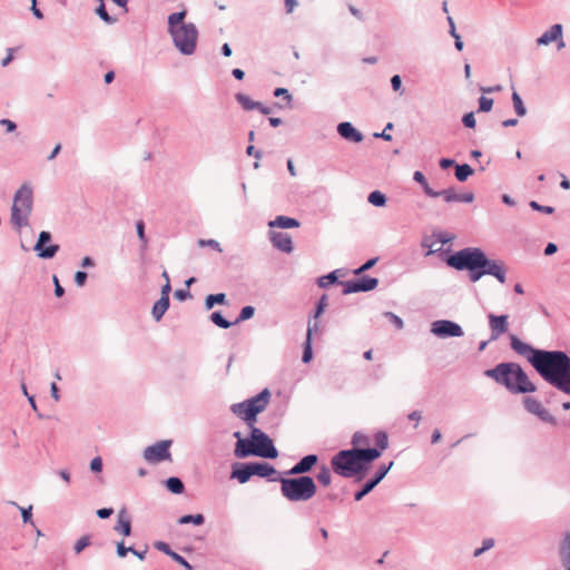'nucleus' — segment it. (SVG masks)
Segmentation results:
<instances>
[{"mask_svg": "<svg viewBox=\"0 0 570 570\" xmlns=\"http://www.w3.org/2000/svg\"><path fill=\"white\" fill-rule=\"evenodd\" d=\"M115 530L125 537L130 535L131 522L126 509H121L118 512V520Z\"/></svg>", "mask_w": 570, "mask_h": 570, "instance_id": "obj_23", "label": "nucleus"}, {"mask_svg": "<svg viewBox=\"0 0 570 570\" xmlns=\"http://www.w3.org/2000/svg\"><path fill=\"white\" fill-rule=\"evenodd\" d=\"M530 206L531 208H533L534 210H540V212H543L546 214H552L554 212V208L551 207V206H541L539 205L537 202L532 200L530 203Z\"/></svg>", "mask_w": 570, "mask_h": 570, "instance_id": "obj_56", "label": "nucleus"}, {"mask_svg": "<svg viewBox=\"0 0 570 570\" xmlns=\"http://www.w3.org/2000/svg\"><path fill=\"white\" fill-rule=\"evenodd\" d=\"M381 456L375 449H353L340 451L332 458V468L335 473L352 478L366 470V464Z\"/></svg>", "mask_w": 570, "mask_h": 570, "instance_id": "obj_3", "label": "nucleus"}, {"mask_svg": "<svg viewBox=\"0 0 570 570\" xmlns=\"http://www.w3.org/2000/svg\"><path fill=\"white\" fill-rule=\"evenodd\" d=\"M254 312H255V309H254L253 306H245V307H243L240 313H239V315H238V317H237V320L235 321V324L252 318L253 315H254Z\"/></svg>", "mask_w": 570, "mask_h": 570, "instance_id": "obj_42", "label": "nucleus"}, {"mask_svg": "<svg viewBox=\"0 0 570 570\" xmlns=\"http://www.w3.org/2000/svg\"><path fill=\"white\" fill-rule=\"evenodd\" d=\"M178 522L180 524H186L189 522H193L194 524L200 525L204 523V517L203 514H196V515H184L181 517Z\"/></svg>", "mask_w": 570, "mask_h": 570, "instance_id": "obj_41", "label": "nucleus"}, {"mask_svg": "<svg viewBox=\"0 0 570 570\" xmlns=\"http://www.w3.org/2000/svg\"><path fill=\"white\" fill-rule=\"evenodd\" d=\"M352 443L355 446L366 445V444H368V439L366 435H364L362 433H355L353 435Z\"/></svg>", "mask_w": 570, "mask_h": 570, "instance_id": "obj_52", "label": "nucleus"}, {"mask_svg": "<svg viewBox=\"0 0 570 570\" xmlns=\"http://www.w3.org/2000/svg\"><path fill=\"white\" fill-rule=\"evenodd\" d=\"M271 240L277 249L284 252V253H292L293 252V242L292 237L287 233L283 232H273L271 233Z\"/></svg>", "mask_w": 570, "mask_h": 570, "instance_id": "obj_17", "label": "nucleus"}, {"mask_svg": "<svg viewBox=\"0 0 570 570\" xmlns=\"http://www.w3.org/2000/svg\"><path fill=\"white\" fill-rule=\"evenodd\" d=\"M316 462L317 456L315 454L306 455L288 471V474H302L308 472Z\"/></svg>", "mask_w": 570, "mask_h": 570, "instance_id": "obj_22", "label": "nucleus"}, {"mask_svg": "<svg viewBox=\"0 0 570 570\" xmlns=\"http://www.w3.org/2000/svg\"><path fill=\"white\" fill-rule=\"evenodd\" d=\"M317 480L321 484H323L324 487H328L331 484V471L327 466H323L318 474H317Z\"/></svg>", "mask_w": 570, "mask_h": 570, "instance_id": "obj_40", "label": "nucleus"}, {"mask_svg": "<svg viewBox=\"0 0 570 570\" xmlns=\"http://www.w3.org/2000/svg\"><path fill=\"white\" fill-rule=\"evenodd\" d=\"M524 407L532 414L537 415L540 420L548 423H554L556 420L553 415L550 414L548 410H546L541 402L538 401L534 397H525L524 401Z\"/></svg>", "mask_w": 570, "mask_h": 570, "instance_id": "obj_15", "label": "nucleus"}, {"mask_svg": "<svg viewBox=\"0 0 570 570\" xmlns=\"http://www.w3.org/2000/svg\"><path fill=\"white\" fill-rule=\"evenodd\" d=\"M462 122L468 128H474L475 127V117L473 112H468L463 116Z\"/></svg>", "mask_w": 570, "mask_h": 570, "instance_id": "obj_54", "label": "nucleus"}, {"mask_svg": "<svg viewBox=\"0 0 570 570\" xmlns=\"http://www.w3.org/2000/svg\"><path fill=\"white\" fill-rule=\"evenodd\" d=\"M13 204L19 208L31 213L33 204L32 188L28 185H22L16 193Z\"/></svg>", "mask_w": 570, "mask_h": 570, "instance_id": "obj_16", "label": "nucleus"}, {"mask_svg": "<svg viewBox=\"0 0 570 570\" xmlns=\"http://www.w3.org/2000/svg\"><path fill=\"white\" fill-rule=\"evenodd\" d=\"M494 546V540L493 539H485L483 541V546L482 548H479L474 551V557H479L481 556L484 551L491 549L492 547Z\"/></svg>", "mask_w": 570, "mask_h": 570, "instance_id": "obj_53", "label": "nucleus"}, {"mask_svg": "<svg viewBox=\"0 0 570 570\" xmlns=\"http://www.w3.org/2000/svg\"><path fill=\"white\" fill-rule=\"evenodd\" d=\"M385 316L390 318L396 328L401 330L403 327V321L399 316L393 313H386Z\"/></svg>", "mask_w": 570, "mask_h": 570, "instance_id": "obj_61", "label": "nucleus"}, {"mask_svg": "<svg viewBox=\"0 0 570 570\" xmlns=\"http://www.w3.org/2000/svg\"><path fill=\"white\" fill-rule=\"evenodd\" d=\"M377 262V258H372L370 261H367L365 264H363L360 268L355 269V274L358 275L367 269H370L371 267H373Z\"/></svg>", "mask_w": 570, "mask_h": 570, "instance_id": "obj_59", "label": "nucleus"}, {"mask_svg": "<svg viewBox=\"0 0 570 570\" xmlns=\"http://www.w3.org/2000/svg\"><path fill=\"white\" fill-rule=\"evenodd\" d=\"M169 307V298L160 297L153 307V316L158 322Z\"/></svg>", "mask_w": 570, "mask_h": 570, "instance_id": "obj_29", "label": "nucleus"}, {"mask_svg": "<svg viewBox=\"0 0 570 570\" xmlns=\"http://www.w3.org/2000/svg\"><path fill=\"white\" fill-rule=\"evenodd\" d=\"M198 245L200 247H205V246H209L212 247L213 249L217 250V252H222V247L219 245L218 242H216L215 239H199L198 240Z\"/></svg>", "mask_w": 570, "mask_h": 570, "instance_id": "obj_50", "label": "nucleus"}, {"mask_svg": "<svg viewBox=\"0 0 570 570\" xmlns=\"http://www.w3.org/2000/svg\"><path fill=\"white\" fill-rule=\"evenodd\" d=\"M337 131L348 141L361 142L363 140V135L351 122H341L337 126Z\"/></svg>", "mask_w": 570, "mask_h": 570, "instance_id": "obj_20", "label": "nucleus"}, {"mask_svg": "<svg viewBox=\"0 0 570 570\" xmlns=\"http://www.w3.org/2000/svg\"><path fill=\"white\" fill-rule=\"evenodd\" d=\"M90 469L91 471L94 472H101L102 470V460L100 456H96L95 459H92L91 463H90Z\"/></svg>", "mask_w": 570, "mask_h": 570, "instance_id": "obj_57", "label": "nucleus"}, {"mask_svg": "<svg viewBox=\"0 0 570 570\" xmlns=\"http://www.w3.org/2000/svg\"><path fill=\"white\" fill-rule=\"evenodd\" d=\"M90 544V538L88 535L81 537L75 544V552L78 554L80 553L85 548H87Z\"/></svg>", "mask_w": 570, "mask_h": 570, "instance_id": "obj_48", "label": "nucleus"}, {"mask_svg": "<svg viewBox=\"0 0 570 570\" xmlns=\"http://www.w3.org/2000/svg\"><path fill=\"white\" fill-rule=\"evenodd\" d=\"M562 35V26L553 24L549 30H547L541 37L537 39V43L539 46H546L551 43L552 41L558 40Z\"/></svg>", "mask_w": 570, "mask_h": 570, "instance_id": "obj_24", "label": "nucleus"}, {"mask_svg": "<svg viewBox=\"0 0 570 570\" xmlns=\"http://www.w3.org/2000/svg\"><path fill=\"white\" fill-rule=\"evenodd\" d=\"M100 1V6L97 8L96 12L97 14L107 23H112L115 22V19H112L106 8H105V4H104V0H99Z\"/></svg>", "mask_w": 570, "mask_h": 570, "instance_id": "obj_45", "label": "nucleus"}, {"mask_svg": "<svg viewBox=\"0 0 570 570\" xmlns=\"http://www.w3.org/2000/svg\"><path fill=\"white\" fill-rule=\"evenodd\" d=\"M473 174V169L470 165H456L455 177L459 181H465Z\"/></svg>", "mask_w": 570, "mask_h": 570, "instance_id": "obj_31", "label": "nucleus"}, {"mask_svg": "<svg viewBox=\"0 0 570 570\" xmlns=\"http://www.w3.org/2000/svg\"><path fill=\"white\" fill-rule=\"evenodd\" d=\"M186 16V12L185 11H181V12H176V13H173L169 16L168 18V22H169V27H170V32L173 31V28H178L179 26H181L184 22V18Z\"/></svg>", "mask_w": 570, "mask_h": 570, "instance_id": "obj_37", "label": "nucleus"}, {"mask_svg": "<svg viewBox=\"0 0 570 570\" xmlns=\"http://www.w3.org/2000/svg\"><path fill=\"white\" fill-rule=\"evenodd\" d=\"M446 263L459 271L469 269L471 273H479L478 269L487 264V257L481 249L468 247L449 256Z\"/></svg>", "mask_w": 570, "mask_h": 570, "instance_id": "obj_6", "label": "nucleus"}, {"mask_svg": "<svg viewBox=\"0 0 570 570\" xmlns=\"http://www.w3.org/2000/svg\"><path fill=\"white\" fill-rule=\"evenodd\" d=\"M86 281H87V273L81 272V271H78V272L76 273V275H75V283H76L79 287H81V286H83V285H85Z\"/></svg>", "mask_w": 570, "mask_h": 570, "instance_id": "obj_60", "label": "nucleus"}, {"mask_svg": "<svg viewBox=\"0 0 570 570\" xmlns=\"http://www.w3.org/2000/svg\"><path fill=\"white\" fill-rule=\"evenodd\" d=\"M480 269L479 273H470V278L473 283L478 282L481 276L485 274L494 276L500 283L505 282V273L495 262H491L487 258V264L481 266Z\"/></svg>", "mask_w": 570, "mask_h": 570, "instance_id": "obj_13", "label": "nucleus"}, {"mask_svg": "<svg viewBox=\"0 0 570 570\" xmlns=\"http://www.w3.org/2000/svg\"><path fill=\"white\" fill-rule=\"evenodd\" d=\"M134 551V548H126L124 542H119L117 544V554L120 557V558H124L126 557L127 552H132Z\"/></svg>", "mask_w": 570, "mask_h": 570, "instance_id": "obj_62", "label": "nucleus"}, {"mask_svg": "<svg viewBox=\"0 0 570 570\" xmlns=\"http://www.w3.org/2000/svg\"><path fill=\"white\" fill-rule=\"evenodd\" d=\"M493 107V99L482 96L479 99V111L489 112Z\"/></svg>", "mask_w": 570, "mask_h": 570, "instance_id": "obj_44", "label": "nucleus"}, {"mask_svg": "<svg viewBox=\"0 0 570 570\" xmlns=\"http://www.w3.org/2000/svg\"><path fill=\"white\" fill-rule=\"evenodd\" d=\"M391 85L394 91H399L402 86L401 77L399 75L393 76L391 79Z\"/></svg>", "mask_w": 570, "mask_h": 570, "instance_id": "obj_64", "label": "nucleus"}, {"mask_svg": "<svg viewBox=\"0 0 570 570\" xmlns=\"http://www.w3.org/2000/svg\"><path fill=\"white\" fill-rule=\"evenodd\" d=\"M432 333L439 337L462 336L463 331L454 322L442 320L432 323Z\"/></svg>", "mask_w": 570, "mask_h": 570, "instance_id": "obj_10", "label": "nucleus"}, {"mask_svg": "<svg viewBox=\"0 0 570 570\" xmlns=\"http://www.w3.org/2000/svg\"><path fill=\"white\" fill-rule=\"evenodd\" d=\"M430 196H442L443 199L448 203H450V202L472 203L474 199V195L472 193L458 194L453 189H446L441 193H433L430 189Z\"/></svg>", "mask_w": 570, "mask_h": 570, "instance_id": "obj_18", "label": "nucleus"}, {"mask_svg": "<svg viewBox=\"0 0 570 570\" xmlns=\"http://www.w3.org/2000/svg\"><path fill=\"white\" fill-rule=\"evenodd\" d=\"M320 331V323L317 321H315L313 324H308V327H307V334H306V337H309V341H312V335L314 333H317Z\"/></svg>", "mask_w": 570, "mask_h": 570, "instance_id": "obj_63", "label": "nucleus"}, {"mask_svg": "<svg viewBox=\"0 0 570 570\" xmlns=\"http://www.w3.org/2000/svg\"><path fill=\"white\" fill-rule=\"evenodd\" d=\"M433 237H435L438 239L430 242V245H429L430 254L441 250L444 244H448L453 239V237L448 234L433 235Z\"/></svg>", "mask_w": 570, "mask_h": 570, "instance_id": "obj_30", "label": "nucleus"}, {"mask_svg": "<svg viewBox=\"0 0 570 570\" xmlns=\"http://www.w3.org/2000/svg\"><path fill=\"white\" fill-rule=\"evenodd\" d=\"M559 556L564 570H570V533H566L559 547Z\"/></svg>", "mask_w": 570, "mask_h": 570, "instance_id": "obj_25", "label": "nucleus"}, {"mask_svg": "<svg viewBox=\"0 0 570 570\" xmlns=\"http://www.w3.org/2000/svg\"><path fill=\"white\" fill-rule=\"evenodd\" d=\"M51 234L49 232H41L39 234L38 242L35 245V250L38 253V256L41 258H52L57 252L59 250V245H50L45 247V244L50 242Z\"/></svg>", "mask_w": 570, "mask_h": 570, "instance_id": "obj_14", "label": "nucleus"}, {"mask_svg": "<svg viewBox=\"0 0 570 570\" xmlns=\"http://www.w3.org/2000/svg\"><path fill=\"white\" fill-rule=\"evenodd\" d=\"M253 476L252 464H244L239 468H234L232 478L237 479L239 483H246Z\"/></svg>", "mask_w": 570, "mask_h": 570, "instance_id": "obj_26", "label": "nucleus"}, {"mask_svg": "<svg viewBox=\"0 0 570 570\" xmlns=\"http://www.w3.org/2000/svg\"><path fill=\"white\" fill-rule=\"evenodd\" d=\"M269 397L271 393L267 389H265L259 394L245 402L233 404L232 412L247 422L252 429L254 428L256 415L266 409L269 402Z\"/></svg>", "mask_w": 570, "mask_h": 570, "instance_id": "obj_5", "label": "nucleus"}, {"mask_svg": "<svg viewBox=\"0 0 570 570\" xmlns=\"http://www.w3.org/2000/svg\"><path fill=\"white\" fill-rule=\"evenodd\" d=\"M136 229H137L138 237L142 243V246L146 247L148 239L145 235V223L142 220H138L136 224Z\"/></svg>", "mask_w": 570, "mask_h": 570, "instance_id": "obj_47", "label": "nucleus"}, {"mask_svg": "<svg viewBox=\"0 0 570 570\" xmlns=\"http://www.w3.org/2000/svg\"><path fill=\"white\" fill-rule=\"evenodd\" d=\"M533 367L549 384L570 394V357L562 351L538 353Z\"/></svg>", "mask_w": 570, "mask_h": 570, "instance_id": "obj_1", "label": "nucleus"}, {"mask_svg": "<svg viewBox=\"0 0 570 570\" xmlns=\"http://www.w3.org/2000/svg\"><path fill=\"white\" fill-rule=\"evenodd\" d=\"M342 284L344 286L343 293L351 294V293H357V292L372 291L377 286L379 281H377V278L364 276L361 279L348 281V282H344Z\"/></svg>", "mask_w": 570, "mask_h": 570, "instance_id": "obj_11", "label": "nucleus"}, {"mask_svg": "<svg viewBox=\"0 0 570 570\" xmlns=\"http://www.w3.org/2000/svg\"><path fill=\"white\" fill-rule=\"evenodd\" d=\"M269 226L279 228H296L299 226V222L295 218L277 216L274 220L269 223Z\"/></svg>", "mask_w": 570, "mask_h": 570, "instance_id": "obj_28", "label": "nucleus"}, {"mask_svg": "<svg viewBox=\"0 0 570 570\" xmlns=\"http://www.w3.org/2000/svg\"><path fill=\"white\" fill-rule=\"evenodd\" d=\"M374 441L377 445L376 450H379L381 452L384 451L385 449H387V446H389V436L383 431L375 433Z\"/></svg>", "mask_w": 570, "mask_h": 570, "instance_id": "obj_36", "label": "nucleus"}, {"mask_svg": "<svg viewBox=\"0 0 570 570\" xmlns=\"http://www.w3.org/2000/svg\"><path fill=\"white\" fill-rule=\"evenodd\" d=\"M30 212H26L19 208L17 205H12L10 220L13 226L20 230L23 226H28Z\"/></svg>", "mask_w": 570, "mask_h": 570, "instance_id": "obj_21", "label": "nucleus"}, {"mask_svg": "<svg viewBox=\"0 0 570 570\" xmlns=\"http://www.w3.org/2000/svg\"><path fill=\"white\" fill-rule=\"evenodd\" d=\"M312 341H309V337H306L304 353H303V362L308 363L312 360Z\"/></svg>", "mask_w": 570, "mask_h": 570, "instance_id": "obj_49", "label": "nucleus"}, {"mask_svg": "<svg viewBox=\"0 0 570 570\" xmlns=\"http://www.w3.org/2000/svg\"><path fill=\"white\" fill-rule=\"evenodd\" d=\"M490 328L492 332V340L498 338L501 334L508 331V316H497L493 314L489 315Z\"/></svg>", "mask_w": 570, "mask_h": 570, "instance_id": "obj_19", "label": "nucleus"}, {"mask_svg": "<svg viewBox=\"0 0 570 570\" xmlns=\"http://www.w3.org/2000/svg\"><path fill=\"white\" fill-rule=\"evenodd\" d=\"M171 441H160L156 444L147 446L144 451V459L148 463H158L161 461H170L171 454L169 452V446Z\"/></svg>", "mask_w": 570, "mask_h": 570, "instance_id": "obj_9", "label": "nucleus"}, {"mask_svg": "<svg viewBox=\"0 0 570 570\" xmlns=\"http://www.w3.org/2000/svg\"><path fill=\"white\" fill-rule=\"evenodd\" d=\"M226 295L224 293L208 295L205 299L206 309H212L215 304H224Z\"/></svg>", "mask_w": 570, "mask_h": 570, "instance_id": "obj_32", "label": "nucleus"}, {"mask_svg": "<svg viewBox=\"0 0 570 570\" xmlns=\"http://www.w3.org/2000/svg\"><path fill=\"white\" fill-rule=\"evenodd\" d=\"M510 345L511 348L518 353L519 355H522L528 358V361L533 366V361L537 357L538 353H546L547 351L542 350H535L532 346H530L528 343L522 342L518 336L511 335L510 336Z\"/></svg>", "mask_w": 570, "mask_h": 570, "instance_id": "obj_12", "label": "nucleus"}, {"mask_svg": "<svg viewBox=\"0 0 570 570\" xmlns=\"http://www.w3.org/2000/svg\"><path fill=\"white\" fill-rule=\"evenodd\" d=\"M368 202L374 206H384L386 203L385 195L379 190L372 191L368 195Z\"/></svg>", "mask_w": 570, "mask_h": 570, "instance_id": "obj_38", "label": "nucleus"}, {"mask_svg": "<svg viewBox=\"0 0 570 570\" xmlns=\"http://www.w3.org/2000/svg\"><path fill=\"white\" fill-rule=\"evenodd\" d=\"M413 178L415 181L421 184L423 186L424 190L428 193V183H426L424 174L422 171H415L413 175Z\"/></svg>", "mask_w": 570, "mask_h": 570, "instance_id": "obj_58", "label": "nucleus"}, {"mask_svg": "<svg viewBox=\"0 0 570 570\" xmlns=\"http://www.w3.org/2000/svg\"><path fill=\"white\" fill-rule=\"evenodd\" d=\"M279 482L283 497L293 502L307 501L316 493V484L311 476L281 478Z\"/></svg>", "mask_w": 570, "mask_h": 570, "instance_id": "obj_4", "label": "nucleus"}, {"mask_svg": "<svg viewBox=\"0 0 570 570\" xmlns=\"http://www.w3.org/2000/svg\"><path fill=\"white\" fill-rule=\"evenodd\" d=\"M249 451H240L239 455H257L262 458H277V450L273 445L272 440L259 429L252 428Z\"/></svg>", "mask_w": 570, "mask_h": 570, "instance_id": "obj_7", "label": "nucleus"}, {"mask_svg": "<svg viewBox=\"0 0 570 570\" xmlns=\"http://www.w3.org/2000/svg\"><path fill=\"white\" fill-rule=\"evenodd\" d=\"M210 320L215 325L222 328H228L232 326V323L226 321L219 312H214L210 315Z\"/></svg>", "mask_w": 570, "mask_h": 570, "instance_id": "obj_39", "label": "nucleus"}, {"mask_svg": "<svg viewBox=\"0 0 570 570\" xmlns=\"http://www.w3.org/2000/svg\"><path fill=\"white\" fill-rule=\"evenodd\" d=\"M176 47L185 55L194 52L197 42V30L193 23H183L170 32Z\"/></svg>", "mask_w": 570, "mask_h": 570, "instance_id": "obj_8", "label": "nucleus"}, {"mask_svg": "<svg viewBox=\"0 0 570 570\" xmlns=\"http://www.w3.org/2000/svg\"><path fill=\"white\" fill-rule=\"evenodd\" d=\"M376 485V481H368L361 491L355 493V500L360 501L364 495H366L368 492L373 490V488Z\"/></svg>", "mask_w": 570, "mask_h": 570, "instance_id": "obj_46", "label": "nucleus"}, {"mask_svg": "<svg viewBox=\"0 0 570 570\" xmlns=\"http://www.w3.org/2000/svg\"><path fill=\"white\" fill-rule=\"evenodd\" d=\"M334 282H336V275H335V272H332L328 275L321 277L318 279V285L321 287H326L327 285H330Z\"/></svg>", "mask_w": 570, "mask_h": 570, "instance_id": "obj_51", "label": "nucleus"}, {"mask_svg": "<svg viewBox=\"0 0 570 570\" xmlns=\"http://www.w3.org/2000/svg\"><path fill=\"white\" fill-rule=\"evenodd\" d=\"M484 375L504 386L513 394L531 393L537 390L535 385L529 380L527 373L518 363H500L493 368L487 370Z\"/></svg>", "mask_w": 570, "mask_h": 570, "instance_id": "obj_2", "label": "nucleus"}, {"mask_svg": "<svg viewBox=\"0 0 570 570\" xmlns=\"http://www.w3.org/2000/svg\"><path fill=\"white\" fill-rule=\"evenodd\" d=\"M512 102H513V107H514L517 115L520 117H523L527 112V109L523 105L521 97L519 96V94L517 91L512 92Z\"/></svg>", "mask_w": 570, "mask_h": 570, "instance_id": "obj_35", "label": "nucleus"}, {"mask_svg": "<svg viewBox=\"0 0 570 570\" xmlns=\"http://www.w3.org/2000/svg\"><path fill=\"white\" fill-rule=\"evenodd\" d=\"M236 99L246 110H252L261 106V102L253 101L249 97L243 94L236 95Z\"/></svg>", "mask_w": 570, "mask_h": 570, "instance_id": "obj_34", "label": "nucleus"}, {"mask_svg": "<svg viewBox=\"0 0 570 570\" xmlns=\"http://www.w3.org/2000/svg\"><path fill=\"white\" fill-rule=\"evenodd\" d=\"M166 487L170 492L175 494H180L184 491L183 482L180 481V479L175 476H171L166 481Z\"/></svg>", "mask_w": 570, "mask_h": 570, "instance_id": "obj_33", "label": "nucleus"}, {"mask_svg": "<svg viewBox=\"0 0 570 570\" xmlns=\"http://www.w3.org/2000/svg\"><path fill=\"white\" fill-rule=\"evenodd\" d=\"M249 448H250V440L239 439V441H237V443H236L235 455L237 458H246L247 455H239L238 453L240 451H249Z\"/></svg>", "mask_w": 570, "mask_h": 570, "instance_id": "obj_43", "label": "nucleus"}, {"mask_svg": "<svg viewBox=\"0 0 570 570\" xmlns=\"http://www.w3.org/2000/svg\"><path fill=\"white\" fill-rule=\"evenodd\" d=\"M253 475H258L262 478H269L277 473V471L269 463H250Z\"/></svg>", "mask_w": 570, "mask_h": 570, "instance_id": "obj_27", "label": "nucleus"}, {"mask_svg": "<svg viewBox=\"0 0 570 570\" xmlns=\"http://www.w3.org/2000/svg\"><path fill=\"white\" fill-rule=\"evenodd\" d=\"M327 305V298L325 295H323L317 304V307H316V311H315V314H314V317L315 318H318L320 315L324 312L325 307Z\"/></svg>", "mask_w": 570, "mask_h": 570, "instance_id": "obj_55", "label": "nucleus"}]
</instances>
